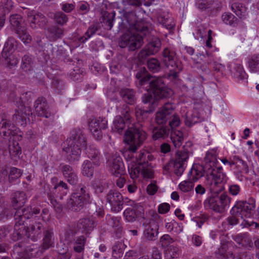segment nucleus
I'll use <instances>...</instances> for the list:
<instances>
[{
  "mask_svg": "<svg viewBox=\"0 0 259 259\" xmlns=\"http://www.w3.org/2000/svg\"><path fill=\"white\" fill-rule=\"evenodd\" d=\"M90 195L86 186L79 185L76 191L72 193L68 200L67 206L69 209L73 211H80L84 205L89 203Z\"/></svg>",
  "mask_w": 259,
  "mask_h": 259,
  "instance_id": "nucleus-7",
  "label": "nucleus"
},
{
  "mask_svg": "<svg viewBox=\"0 0 259 259\" xmlns=\"http://www.w3.org/2000/svg\"><path fill=\"white\" fill-rule=\"evenodd\" d=\"M126 246L122 240L116 241L112 247V255L115 258H119L122 256Z\"/></svg>",
  "mask_w": 259,
  "mask_h": 259,
  "instance_id": "nucleus-38",
  "label": "nucleus"
},
{
  "mask_svg": "<svg viewBox=\"0 0 259 259\" xmlns=\"http://www.w3.org/2000/svg\"><path fill=\"white\" fill-rule=\"evenodd\" d=\"M124 18L119 23V29L128 32L121 36L118 45L120 48L127 47L128 51H134L141 48L144 39L148 40L151 28L149 23L139 20L135 11L125 12Z\"/></svg>",
  "mask_w": 259,
  "mask_h": 259,
  "instance_id": "nucleus-2",
  "label": "nucleus"
},
{
  "mask_svg": "<svg viewBox=\"0 0 259 259\" xmlns=\"http://www.w3.org/2000/svg\"><path fill=\"white\" fill-rule=\"evenodd\" d=\"M153 156L148 152H140L128 164V170L131 178L135 180L142 174L144 178H152L153 171L151 161Z\"/></svg>",
  "mask_w": 259,
  "mask_h": 259,
  "instance_id": "nucleus-4",
  "label": "nucleus"
},
{
  "mask_svg": "<svg viewBox=\"0 0 259 259\" xmlns=\"http://www.w3.org/2000/svg\"><path fill=\"white\" fill-rule=\"evenodd\" d=\"M29 115L25 112H23L22 109L18 110L13 115L12 117L13 121L17 125L25 126L26 124V119Z\"/></svg>",
  "mask_w": 259,
  "mask_h": 259,
  "instance_id": "nucleus-41",
  "label": "nucleus"
},
{
  "mask_svg": "<svg viewBox=\"0 0 259 259\" xmlns=\"http://www.w3.org/2000/svg\"><path fill=\"white\" fill-rule=\"evenodd\" d=\"M198 180V178L193 176L192 178L190 180L184 181L182 182L179 185L180 189L183 192H188L193 189L194 183L192 180L196 181Z\"/></svg>",
  "mask_w": 259,
  "mask_h": 259,
  "instance_id": "nucleus-49",
  "label": "nucleus"
},
{
  "mask_svg": "<svg viewBox=\"0 0 259 259\" xmlns=\"http://www.w3.org/2000/svg\"><path fill=\"white\" fill-rule=\"evenodd\" d=\"M43 233L44 234L43 243L38 250V251L40 253H43L46 250L51 247L53 244V232L51 230H46Z\"/></svg>",
  "mask_w": 259,
  "mask_h": 259,
  "instance_id": "nucleus-32",
  "label": "nucleus"
},
{
  "mask_svg": "<svg viewBox=\"0 0 259 259\" xmlns=\"http://www.w3.org/2000/svg\"><path fill=\"white\" fill-rule=\"evenodd\" d=\"M115 16V12L113 11L111 12L108 11L104 12L102 22L104 24L106 29L110 30L112 28Z\"/></svg>",
  "mask_w": 259,
  "mask_h": 259,
  "instance_id": "nucleus-43",
  "label": "nucleus"
},
{
  "mask_svg": "<svg viewBox=\"0 0 259 259\" xmlns=\"http://www.w3.org/2000/svg\"><path fill=\"white\" fill-rule=\"evenodd\" d=\"M85 242L86 238L81 235L76 237L71 245L76 253H78V254H83Z\"/></svg>",
  "mask_w": 259,
  "mask_h": 259,
  "instance_id": "nucleus-36",
  "label": "nucleus"
},
{
  "mask_svg": "<svg viewBox=\"0 0 259 259\" xmlns=\"http://www.w3.org/2000/svg\"><path fill=\"white\" fill-rule=\"evenodd\" d=\"M19 42L13 37H9L5 44L2 53V57L7 59L8 53H12L15 49H18Z\"/></svg>",
  "mask_w": 259,
  "mask_h": 259,
  "instance_id": "nucleus-34",
  "label": "nucleus"
},
{
  "mask_svg": "<svg viewBox=\"0 0 259 259\" xmlns=\"http://www.w3.org/2000/svg\"><path fill=\"white\" fill-rule=\"evenodd\" d=\"M18 131V128L7 119H2L0 122V134L4 137L15 136Z\"/></svg>",
  "mask_w": 259,
  "mask_h": 259,
  "instance_id": "nucleus-24",
  "label": "nucleus"
},
{
  "mask_svg": "<svg viewBox=\"0 0 259 259\" xmlns=\"http://www.w3.org/2000/svg\"><path fill=\"white\" fill-rule=\"evenodd\" d=\"M136 77L137 79V85L138 87H143L145 88L148 85L152 76L148 73L145 67H141L136 73Z\"/></svg>",
  "mask_w": 259,
  "mask_h": 259,
  "instance_id": "nucleus-28",
  "label": "nucleus"
},
{
  "mask_svg": "<svg viewBox=\"0 0 259 259\" xmlns=\"http://www.w3.org/2000/svg\"><path fill=\"white\" fill-rule=\"evenodd\" d=\"M125 141L127 143V151L124 157L130 160L134 157V154L144 143L147 138V134L139 124L132 125L124 133Z\"/></svg>",
  "mask_w": 259,
  "mask_h": 259,
  "instance_id": "nucleus-5",
  "label": "nucleus"
},
{
  "mask_svg": "<svg viewBox=\"0 0 259 259\" xmlns=\"http://www.w3.org/2000/svg\"><path fill=\"white\" fill-rule=\"evenodd\" d=\"M147 66L149 70L152 72H157L161 69L160 62L156 58H151L147 61Z\"/></svg>",
  "mask_w": 259,
  "mask_h": 259,
  "instance_id": "nucleus-59",
  "label": "nucleus"
},
{
  "mask_svg": "<svg viewBox=\"0 0 259 259\" xmlns=\"http://www.w3.org/2000/svg\"><path fill=\"white\" fill-rule=\"evenodd\" d=\"M162 62L169 69L168 77L170 79H176L178 73L182 70L180 63L178 61L175 51L165 48L162 52Z\"/></svg>",
  "mask_w": 259,
  "mask_h": 259,
  "instance_id": "nucleus-11",
  "label": "nucleus"
},
{
  "mask_svg": "<svg viewBox=\"0 0 259 259\" xmlns=\"http://www.w3.org/2000/svg\"><path fill=\"white\" fill-rule=\"evenodd\" d=\"M145 229L144 236L150 241L155 240L157 239L159 226L158 223L154 220L150 221L149 223L144 224Z\"/></svg>",
  "mask_w": 259,
  "mask_h": 259,
  "instance_id": "nucleus-21",
  "label": "nucleus"
},
{
  "mask_svg": "<svg viewBox=\"0 0 259 259\" xmlns=\"http://www.w3.org/2000/svg\"><path fill=\"white\" fill-rule=\"evenodd\" d=\"M234 241L243 247H252L253 243L250 236L247 233L239 234L234 236Z\"/></svg>",
  "mask_w": 259,
  "mask_h": 259,
  "instance_id": "nucleus-37",
  "label": "nucleus"
},
{
  "mask_svg": "<svg viewBox=\"0 0 259 259\" xmlns=\"http://www.w3.org/2000/svg\"><path fill=\"white\" fill-rule=\"evenodd\" d=\"M231 68L232 75L235 78L238 80L246 81L247 78V75L241 64L233 63L231 65Z\"/></svg>",
  "mask_w": 259,
  "mask_h": 259,
  "instance_id": "nucleus-31",
  "label": "nucleus"
},
{
  "mask_svg": "<svg viewBox=\"0 0 259 259\" xmlns=\"http://www.w3.org/2000/svg\"><path fill=\"white\" fill-rule=\"evenodd\" d=\"M170 127L169 126H161L155 127L152 131V138L154 140L164 139L168 137L170 132Z\"/></svg>",
  "mask_w": 259,
  "mask_h": 259,
  "instance_id": "nucleus-33",
  "label": "nucleus"
},
{
  "mask_svg": "<svg viewBox=\"0 0 259 259\" xmlns=\"http://www.w3.org/2000/svg\"><path fill=\"white\" fill-rule=\"evenodd\" d=\"M158 98L155 97L154 95H153L149 93L144 94L142 97L143 103L148 104L149 109L154 110L158 106Z\"/></svg>",
  "mask_w": 259,
  "mask_h": 259,
  "instance_id": "nucleus-40",
  "label": "nucleus"
},
{
  "mask_svg": "<svg viewBox=\"0 0 259 259\" xmlns=\"http://www.w3.org/2000/svg\"><path fill=\"white\" fill-rule=\"evenodd\" d=\"M27 200L26 193L23 191H16L11 195L12 205L16 212L19 209H24L26 208H21Z\"/></svg>",
  "mask_w": 259,
  "mask_h": 259,
  "instance_id": "nucleus-23",
  "label": "nucleus"
},
{
  "mask_svg": "<svg viewBox=\"0 0 259 259\" xmlns=\"http://www.w3.org/2000/svg\"><path fill=\"white\" fill-rule=\"evenodd\" d=\"M217 149H212L206 152L204 158L203 169L207 175V185L211 194L204 200L203 205L206 209L222 213L229 207L231 198L225 193L219 195L224 189V185L228 178L222 167L217 166Z\"/></svg>",
  "mask_w": 259,
  "mask_h": 259,
  "instance_id": "nucleus-1",
  "label": "nucleus"
},
{
  "mask_svg": "<svg viewBox=\"0 0 259 259\" xmlns=\"http://www.w3.org/2000/svg\"><path fill=\"white\" fill-rule=\"evenodd\" d=\"M94 168L90 160H85L81 165V173L83 176L92 177L94 175Z\"/></svg>",
  "mask_w": 259,
  "mask_h": 259,
  "instance_id": "nucleus-50",
  "label": "nucleus"
},
{
  "mask_svg": "<svg viewBox=\"0 0 259 259\" xmlns=\"http://www.w3.org/2000/svg\"><path fill=\"white\" fill-rule=\"evenodd\" d=\"M158 21L163 27L169 30L172 29L175 25L172 18L168 16H160Z\"/></svg>",
  "mask_w": 259,
  "mask_h": 259,
  "instance_id": "nucleus-57",
  "label": "nucleus"
},
{
  "mask_svg": "<svg viewBox=\"0 0 259 259\" xmlns=\"http://www.w3.org/2000/svg\"><path fill=\"white\" fill-rule=\"evenodd\" d=\"M232 11L240 19H244L248 14L247 8L242 4L235 2L231 5Z\"/></svg>",
  "mask_w": 259,
  "mask_h": 259,
  "instance_id": "nucleus-35",
  "label": "nucleus"
},
{
  "mask_svg": "<svg viewBox=\"0 0 259 259\" xmlns=\"http://www.w3.org/2000/svg\"><path fill=\"white\" fill-rule=\"evenodd\" d=\"M218 254L224 259H231L233 258V253L229 250L228 244L222 243L218 249Z\"/></svg>",
  "mask_w": 259,
  "mask_h": 259,
  "instance_id": "nucleus-52",
  "label": "nucleus"
},
{
  "mask_svg": "<svg viewBox=\"0 0 259 259\" xmlns=\"http://www.w3.org/2000/svg\"><path fill=\"white\" fill-rule=\"evenodd\" d=\"M111 172L114 175L122 176L124 174L125 167L121 157L116 154L113 155L108 161Z\"/></svg>",
  "mask_w": 259,
  "mask_h": 259,
  "instance_id": "nucleus-19",
  "label": "nucleus"
},
{
  "mask_svg": "<svg viewBox=\"0 0 259 259\" xmlns=\"http://www.w3.org/2000/svg\"><path fill=\"white\" fill-rule=\"evenodd\" d=\"M120 217L109 216L107 219L108 224L114 229V232L117 238L121 237L123 234V228L120 223Z\"/></svg>",
  "mask_w": 259,
  "mask_h": 259,
  "instance_id": "nucleus-29",
  "label": "nucleus"
},
{
  "mask_svg": "<svg viewBox=\"0 0 259 259\" xmlns=\"http://www.w3.org/2000/svg\"><path fill=\"white\" fill-rule=\"evenodd\" d=\"M66 142L67 146L63 150L67 154V159L70 163L78 161L80 158L81 148L87 145V139L82 130L75 128L70 132Z\"/></svg>",
  "mask_w": 259,
  "mask_h": 259,
  "instance_id": "nucleus-3",
  "label": "nucleus"
},
{
  "mask_svg": "<svg viewBox=\"0 0 259 259\" xmlns=\"http://www.w3.org/2000/svg\"><path fill=\"white\" fill-rule=\"evenodd\" d=\"M145 88L148 92L151 91L158 99L169 98L174 94L173 91L165 85L161 77H152Z\"/></svg>",
  "mask_w": 259,
  "mask_h": 259,
  "instance_id": "nucleus-10",
  "label": "nucleus"
},
{
  "mask_svg": "<svg viewBox=\"0 0 259 259\" xmlns=\"http://www.w3.org/2000/svg\"><path fill=\"white\" fill-rule=\"evenodd\" d=\"M60 169L65 179L71 185H75L78 182V177L73 167L68 164H61Z\"/></svg>",
  "mask_w": 259,
  "mask_h": 259,
  "instance_id": "nucleus-20",
  "label": "nucleus"
},
{
  "mask_svg": "<svg viewBox=\"0 0 259 259\" xmlns=\"http://www.w3.org/2000/svg\"><path fill=\"white\" fill-rule=\"evenodd\" d=\"M92 186L96 194H99L108 188V183L105 179H96L92 182Z\"/></svg>",
  "mask_w": 259,
  "mask_h": 259,
  "instance_id": "nucleus-42",
  "label": "nucleus"
},
{
  "mask_svg": "<svg viewBox=\"0 0 259 259\" xmlns=\"http://www.w3.org/2000/svg\"><path fill=\"white\" fill-rule=\"evenodd\" d=\"M125 126V122L122 117L120 115L116 116L113 120V126L112 127V130L114 132L122 134Z\"/></svg>",
  "mask_w": 259,
  "mask_h": 259,
  "instance_id": "nucleus-46",
  "label": "nucleus"
},
{
  "mask_svg": "<svg viewBox=\"0 0 259 259\" xmlns=\"http://www.w3.org/2000/svg\"><path fill=\"white\" fill-rule=\"evenodd\" d=\"M15 33L24 44H28L31 41V37L24 27L20 29H18Z\"/></svg>",
  "mask_w": 259,
  "mask_h": 259,
  "instance_id": "nucleus-53",
  "label": "nucleus"
},
{
  "mask_svg": "<svg viewBox=\"0 0 259 259\" xmlns=\"http://www.w3.org/2000/svg\"><path fill=\"white\" fill-rule=\"evenodd\" d=\"M170 139L176 148L180 147L182 144L184 137L183 134L180 131H174L170 128Z\"/></svg>",
  "mask_w": 259,
  "mask_h": 259,
  "instance_id": "nucleus-45",
  "label": "nucleus"
},
{
  "mask_svg": "<svg viewBox=\"0 0 259 259\" xmlns=\"http://www.w3.org/2000/svg\"><path fill=\"white\" fill-rule=\"evenodd\" d=\"M22 175V171L16 167H11L9 174V181L12 183L18 179Z\"/></svg>",
  "mask_w": 259,
  "mask_h": 259,
  "instance_id": "nucleus-60",
  "label": "nucleus"
},
{
  "mask_svg": "<svg viewBox=\"0 0 259 259\" xmlns=\"http://www.w3.org/2000/svg\"><path fill=\"white\" fill-rule=\"evenodd\" d=\"M22 21L21 17L18 14H14L11 15L10 17V22L12 26L15 30V32L18 29H20L23 27L21 25Z\"/></svg>",
  "mask_w": 259,
  "mask_h": 259,
  "instance_id": "nucleus-58",
  "label": "nucleus"
},
{
  "mask_svg": "<svg viewBox=\"0 0 259 259\" xmlns=\"http://www.w3.org/2000/svg\"><path fill=\"white\" fill-rule=\"evenodd\" d=\"M136 93L134 90L126 88H121L119 91L120 97L126 104L121 106H116V110L118 113H120L124 116L127 122H131V109L127 104L132 105L136 103Z\"/></svg>",
  "mask_w": 259,
  "mask_h": 259,
  "instance_id": "nucleus-9",
  "label": "nucleus"
},
{
  "mask_svg": "<svg viewBox=\"0 0 259 259\" xmlns=\"http://www.w3.org/2000/svg\"><path fill=\"white\" fill-rule=\"evenodd\" d=\"M63 29L56 25H51L46 30V36L50 41H54L61 38L63 34Z\"/></svg>",
  "mask_w": 259,
  "mask_h": 259,
  "instance_id": "nucleus-30",
  "label": "nucleus"
},
{
  "mask_svg": "<svg viewBox=\"0 0 259 259\" xmlns=\"http://www.w3.org/2000/svg\"><path fill=\"white\" fill-rule=\"evenodd\" d=\"M48 16L53 19L59 25H65L68 20L67 16L61 11L56 12H49Z\"/></svg>",
  "mask_w": 259,
  "mask_h": 259,
  "instance_id": "nucleus-39",
  "label": "nucleus"
},
{
  "mask_svg": "<svg viewBox=\"0 0 259 259\" xmlns=\"http://www.w3.org/2000/svg\"><path fill=\"white\" fill-rule=\"evenodd\" d=\"M64 82L58 77H54L52 81V88L58 94H62L65 90Z\"/></svg>",
  "mask_w": 259,
  "mask_h": 259,
  "instance_id": "nucleus-48",
  "label": "nucleus"
},
{
  "mask_svg": "<svg viewBox=\"0 0 259 259\" xmlns=\"http://www.w3.org/2000/svg\"><path fill=\"white\" fill-rule=\"evenodd\" d=\"M248 66L251 72L259 71V54H255L251 56L248 61Z\"/></svg>",
  "mask_w": 259,
  "mask_h": 259,
  "instance_id": "nucleus-51",
  "label": "nucleus"
},
{
  "mask_svg": "<svg viewBox=\"0 0 259 259\" xmlns=\"http://www.w3.org/2000/svg\"><path fill=\"white\" fill-rule=\"evenodd\" d=\"M154 110L149 109L148 110H143L136 107L135 109V115L137 118L142 120L146 119L149 113H152Z\"/></svg>",
  "mask_w": 259,
  "mask_h": 259,
  "instance_id": "nucleus-61",
  "label": "nucleus"
},
{
  "mask_svg": "<svg viewBox=\"0 0 259 259\" xmlns=\"http://www.w3.org/2000/svg\"><path fill=\"white\" fill-rule=\"evenodd\" d=\"M32 93L31 92H26L22 93L20 97H17L15 93H11L9 96L10 101L16 103V105H20L23 108L25 104H28L31 100Z\"/></svg>",
  "mask_w": 259,
  "mask_h": 259,
  "instance_id": "nucleus-27",
  "label": "nucleus"
},
{
  "mask_svg": "<svg viewBox=\"0 0 259 259\" xmlns=\"http://www.w3.org/2000/svg\"><path fill=\"white\" fill-rule=\"evenodd\" d=\"M128 202L130 206L124 210L123 217L126 221L134 222L138 218L142 217L144 214V208L140 203L133 200H130Z\"/></svg>",
  "mask_w": 259,
  "mask_h": 259,
  "instance_id": "nucleus-15",
  "label": "nucleus"
},
{
  "mask_svg": "<svg viewBox=\"0 0 259 259\" xmlns=\"http://www.w3.org/2000/svg\"><path fill=\"white\" fill-rule=\"evenodd\" d=\"M255 202L253 199L249 201H239L232 207L230 212L232 215H237L241 218L251 217L255 208Z\"/></svg>",
  "mask_w": 259,
  "mask_h": 259,
  "instance_id": "nucleus-13",
  "label": "nucleus"
},
{
  "mask_svg": "<svg viewBox=\"0 0 259 259\" xmlns=\"http://www.w3.org/2000/svg\"><path fill=\"white\" fill-rule=\"evenodd\" d=\"M9 152L12 156H17L21 153V148L18 142H13L9 145Z\"/></svg>",
  "mask_w": 259,
  "mask_h": 259,
  "instance_id": "nucleus-63",
  "label": "nucleus"
},
{
  "mask_svg": "<svg viewBox=\"0 0 259 259\" xmlns=\"http://www.w3.org/2000/svg\"><path fill=\"white\" fill-rule=\"evenodd\" d=\"M75 236V233L73 231L69 229L65 231L62 239L66 243L70 244L71 245L76 238Z\"/></svg>",
  "mask_w": 259,
  "mask_h": 259,
  "instance_id": "nucleus-62",
  "label": "nucleus"
},
{
  "mask_svg": "<svg viewBox=\"0 0 259 259\" xmlns=\"http://www.w3.org/2000/svg\"><path fill=\"white\" fill-rule=\"evenodd\" d=\"M107 127V120L105 118L99 117L97 118H90L89 121V128L97 140L102 137V130Z\"/></svg>",
  "mask_w": 259,
  "mask_h": 259,
  "instance_id": "nucleus-16",
  "label": "nucleus"
},
{
  "mask_svg": "<svg viewBox=\"0 0 259 259\" xmlns=\"http://www.w3.org/2000/svg\"><path fill=\"white\" fill-rule=\"evenodd\" d=\"M48 196L49 197L51 203L54 206L56 212L60 213L63 210L62 205L58 203L56 200L54 198V196H53L51 194L48 193Z\"/></svg>",
  "mask_w": 259,
  "mask_h": 259,
  "instance_id": "nucleus-64",
  "label": "nucleus"
},
{
  "mask_svg": "<svg viewBox=\"0 0 259 259\" xmlns=\"http://www.w3.org/2000/svg\"><path fill=\"white\" fill-rule=\"evenodd\" d=\"M52 181L56 183L54 186V189L56 192H62L63 195H66L69 192V189L67 184L63 181L58 182V179L56 177L52 179Z\"/></svg>",
  "mask_w": 259,
  "mask_h": 259,
  "instance_id": "nucleus-47",
  "label": "nucleus"
},
{
  "mask_svg": "<svg viewBox=\"0 0 259 259\" xmlns=\"http://www.w3.org/2000/svg\"><path fill=\"white\" fill-rule=\"evenodd\" d=\"M39 212V210L34 209L32 212L29 209H19L15 212L14 218L16 221L14 231L13 233V239L17 241L23 236L27 237V231L24 224V220H28L31 215Z\"/></svg>",
  "mask_w": 259,
  "mask_h": 259,
  "instance_id": "nucleus-8",
  "label": "nucleus"
},
{
  "mask_svg": "<svg viewBox=\"0 0 259 259\" xmlns=\"http://www.w3.org/2000/svg\"><path fill=\"white\" fill-rule=\"evenodd\" d=\"M98 28L97 25H91L88 29L87 31L84 34V36H81L79 38L78 40L79 42L84 43L88 39H89L92 36L95 34L98 31Z\"/></svg>",
  "mask_w": 259,
  "mask_h": 259,
  "instance_id": "nucleus-56",
  "label": "nucleus"
},
{
  "mask_svg": "<svg viewBox=\"0 0 259 259\" xmlns=\"http://www.w3.org/2000/svg\"><path fill=\"white\" fill-rule=\"evenodd\" d=\"M161 45V41L159 38L153 37L147 44L145 48L148 50L150 55H154L159 51Z\"/></svg>",
  "mask_w": 259,
  "mask_h": 259,
  "instance_id": "nucleus-44",
  "label": "nucleus"
},
{
  "mask_svg": "<svg viewBox=\"0 0 259 259\" xmlns=\"http://www.w3.org/2000/svg\"><path fill=\"white\" fill-rule=\"evenodd\" d=\"M28 21L33 29L37 28V25L40 28L44 27L48 23L47 18L41 13H36L34 11H27Z\"/></svg>",
  "mask_w": 259,
  "mask_h": 259,
  "instance_id": "nucleus-18",
  "label": "nucleus"
},
{
  "mask_svg": "<svg viewBox=\"0 0 259 259\" xmlns=\"http://www.w3.org/2000/svg\"><path fill=\"white\" fill-rule=\"evenodd\" d=\"M96 226V224L95 221L91 218L80 219L78 221L77 224L78 229L85 235L90 234Z\"/></svg>",
  "mask_w": 259,
  "mask_h": 259,
  "instance_id": "nucleus-25",
  "label": "nucleus"
},
{
  "mask_svg": "<svg viewBox=\"0 0 259 259\" xmlns=\"http://www.w3.org/2000/svg\"><path fill=\"white\" fill-rule=\"evenodd\" d=\"M155 121L158 124H164L168 121L171 129L179 126L181 123L179 116L175 112V107L171 103H165L156 112Z\"/></svg>",
  "mask_w": 259,
  "mask_h": 259,
  "instance_id": "nucleus-6",
  "label": "nucleus"
},
{
  "mask_svg": "<svg viewBox=\"0 0 259 259\" xmlns=\"http://www.w3.org/2000/svg\"><path fill=\"white\" fill-rule=\"evenodd\" d=\"M34 107L36 114L39 116L49 118L51 112L48 110V106L45 98H38L35 102Z\"/></svg>",
  "mask_w": 259,
  "mask_h": 259,
  "instance_id": "nucleus-22",
  "label": "nucleus"
},
{
  "mask_svg": "<svg viewBox=\"0 0 259 259\" xmlns=\"http://www.w3.org/2000/svg\"><path fill=\"white\" fill-rule=\"evenodd\" d=\"M223 21L227 24L233 27H235L237 25L238 19L232 14L230 13H225L222 16Z\"/></svg>",
  "mask_w": 259,
  "mask_h": 259,
  "instance_id": "nucleus-55",
  "label": "nucleus"
},
{
  "mask_svg": "<svg viewBox=\"0 0 259 259\" xmlns=\"http://www.w3.org/2000/svg\"><path fill=\"white\" fill-rule=\"evenodd\" d=\"M189 153V151L185 149L178 151L176 153L175 160L166 163L163 167V170L168 172L173 166L175 174L178 176H181L186 167Z\"/></svg>",
  "mask_w": 259,
  "mask_h": 259,
  "instance_id": "nucleus-12",
  "label": "nucleus"
},
{
  "mask_svg": "<svg viewBox=\"0 0 259 259\" xmlns=\"http://www.w3.org/2000/svg\"><path fill=\"white\" fill-rule=\"evenodd\" d=\"M26 209H29L31 212L34 209H37L39 210V212L36 214H33L32 215H30V218H33L36 220H37L38 221H40V222L44 224L45 222V219L46 218V215H47L49 213V211L47 209H44L42 210V212L40 213V210L38 207H27Z\"/></svg>",
  "mask_w": 259,
  "mask_h": 259,
  "instance_id": "nucleus-54",
  "label": "nucleus"
},
{
  "mask_svg": "<svg viewBox=\"0 0 259 259\" xmlns=\"http://www.w3.org/2000/svg\"><path fill=\"white\" fill-rule=\"evenodd\" d=\"M29 226L26 227L27 238L28 240L36 242L40 239L45 232L44 224L37 220L30 218Z\"/></svg>",
  "mask_w": 259,
  "mask_h": 259,
  "instance_id": "nucleus-14",
  "label": "nucleus"
},
{
  "mask_svg": "<svg viewBox=\"0 0 259 259\" xmlns=\"http://www.w3.org/2000/svg\"><path fill=\"white\" fill-rule=\"evenodd\" d=\"M85 153L93 162L94 165L99 166L101 164V155L99 150L94 145L86 147Z\"/></svg>",
  "mask_w": 259,
  "mask_h": 259,
  "instance_id": "nucleus-26",
  "label": "nucleus"
},
{
  "mask_svg": "<svg viewBox=\"0 0 259 259\" xmlns=\"http://www.w3.org/2000/svg\"><path fill=\"white\" fill-rule=\"evenodd\" d=\"M106 200L111 206V210L118 212L123 208V197L116 190H110L106 196Z\"/></svg>",
  "mask_w": 259,
  "mask_h": 259,
  "instance_id": "nucleus-17",
  "label": "nucleus"
}]
</instances>
